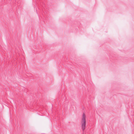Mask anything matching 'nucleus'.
Returning a JSON list of instances; mask_svg holds the SVG:
<instances>
[{"mask_svg":"<svg viewBox=\"0 0 134 134\" xmlns=\"http://www.w3.org/2000/svg\"><path fill=\"white\" fill-rule=\"evenodd\" d=\"M86 116L84 113L82 114V118L81 121V125L82 130L84 131L86 127Z\"/></svg>","mask_w":134,"mask_h":134,"instance_id":"nucleus-1","label":"nucleus"}]
</instances>
